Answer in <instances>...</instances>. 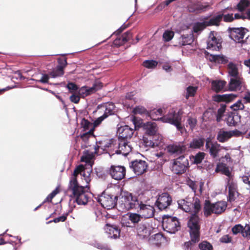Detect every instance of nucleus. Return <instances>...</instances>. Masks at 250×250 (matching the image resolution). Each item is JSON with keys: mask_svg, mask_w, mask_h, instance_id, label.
<instances>
[{"mask_svg": "<svg viewBox=\"0 0 250 250\" xmlns=\"http://www.w3.org/2000/svg\"><path fill=\"white\" fill-rule=\"evenodd\" d=\"M130 167L136 175H141L146 171L148 165L145 161L135 160L131 162Z\"/></svg>", "mask_w": 250, "mask_h": 250, "instance_id": "dca6fc26", "label": "nucleus"}, {"mask_svg": "<svg viewBox=\"0 0 250 250\" xmlns=\"http://www.w3.org/2000/svg\"><path fill=\"white\" fill-rule=\"evenodd\" d=\"M241 87V82L239 77L231 78L229 83V88L230 91L240 90Z\"/></svg>", "mask_w": 250, "mask_h": 250, "instance_id": "c85d7f7f", "label": "nucleus"}, {"mask_svg": "<svg viewBox=\"0 0 250 250\" xmlns=\"http://www.w3.org/2000/svg\"><path fill=\"white\" fill-rule=\"evenodd\" d=\"M93 129H91L88 132H85V133H83V134H82L81 135V138L83 140L86 141V140H87L88 139V138L90 136L93 135Z\"/></svg>", "mask_w": 250, "mask_h": 250, "instance_id": "13d9d810", "label": "nucleus"}, {"mask_svg": "<svg viewBox=\"0 0 250 250\" xmlns=\"http://www.w3.org/2000/svg\"><path fill=\"white\" fill-rule=\"evenodd\" d=\"M108 172L112 178L116 180H121L125 178L126 169L124 166L112 165L108 170Z\"/></svg>", "mask_w": 250, "mask_h": 250, "instance_id": "4468645a", "label": "nucleus"}, {"mask_svg": "<svg viewBox=\"0 0 250 250\" xmlns=\"http://www.w3.org/2000/svg\"><path fill=\"white\" fill-rule=\"evenodd\" d=\"M64 74V70H62V68L60 67L58 68L57 66L56 67L49 73V75L51 78H56L58 77L62 76Z\"/></svg>", "mask_w": 250, "mask_h": 250, "instance_id": "79ce46f5", "label": "nucleus"}, {"mask_svg": "<svg viewBox=\"0 0 250 250\" xmlns=\"http://www.w3.org/2000/svg\"><path fill=\"white\" fill-rule=\"evenodd\" d=\"M133 113L134 114H145L147 116L148 111L144 106L139 105L133 109Z\"/></svg>", "mask_w": 250, "mask_h": 250, "instance_id": "a18cd8bd", "label": "nucleus"}, {"mask_svg": "<svg viewBox=\"0 0 250 250\" xmlns=\"http://www.w3.org/2000/svg\"><path fill=\"white\" fill-rule=\"evenodd\" d=\"M171 202V197L168 193L164 192L159 196L155 202V205L160 210H163L169 207Z\"/></svg>", "mask_w": 250, "mask_h": 250, "instance_id": "2eb2a0df", "label": "nucleus"}, {"mask_svg": "<svg viewBox=\"0 0 250 250\" xmlns=\"http://www.w3.org/2000/svg\"><path fill=\"white\" fill-rule=\"evenodd\" d=\"M94 157V154L88 150L84 151L83 155L81 158V161L87 164H90L92 160Z\"/></svg>", "mask_w": 250, "mask_h": 250, "instance_id": "58836bf2", "label": "nucleus"}, {"mask_svg": "<svg viewBox=\"0 0 250 250\" xmlns=\"http://www.w3.org/2000/svg\"><path fill=\"white\" fill-rule=\"evenodd\" d=\"M205 156L204 152H199L197 153L194 157V163L197 165L200 164L204 159Z\"/></svg>", "mask_w": 250, "mask_h": 250, "instance_id": "3c124183", "label": "nucleus"}, {"mask_svg": "<svg viewBox=\"0 0 250 250\" xmlns=\"http://www.w3.org/2000/svg\"><path fill=\"white\" fill-rule=\"evenodd\" d=\"M188 123L190 126V128L192 130L197 124V120L195 118L189 117L188 119Z\"/></svg>", "mask_w": 250, "mask_h": 250, "instance_id": "e2e57ef3", "label": "nucleus"}, {"mask_svg": "<svg viewBox=\"0 0 250 250\" xmlns=\"http://www.w3.org/2000/svg\"><path fill=\"white\" fill-rule=\"evenodd\" d=\"M236 97L237 95L233 94L216 95L213 97V100L217 102H225L229 103L233 101Z\"/></svg>", "mask_w": 250, "mask_h": 250, "instance_id": "b1692460", "label": "nucleus"}, {"mask_svg": "<svg viewBox=\"0 0 250 250\" xmlns=\"http://www.w3.org/2000/svg\"><path fill=\"white\" fill-rule=\"evenodd\" d=\"M199 248L201 250H212L213 247L207 241H203L199 244Z\"/></svg>", "mask_w": 250, "mask_h": 250, "instance_id": "de8ad7c7", "label": "nucleus"}, {"mask_svg": "<svg viewBox=\"0 0 250 250\" xmlns=\"http://www.w3.org/2000/svg\"><path fill=\"white\" fill-rule=\"evenodd\" d=\"M59 192L58 188H56L51 193H50L46 198L44 202H51L52 199Z\"/></svg>", "mask_w": 250, "mask_h": 250, "instance_id": "603ef678", "label": "nucleus"}, {"mask_svg": "<svg viewBox=\"0 0 250 250\" xmlns=\"http://www.w3.org/2000/svg\"><path fill=\"white\" fill-rule=\"evenodd\" d=\"M215 172H221L222 174L228 176V181L230 179V177L231 176V172L230 171L229 167L226 164L222 163L217 164L215 169Z\"/></svg>", "mask_w": 250, "mask_h": 250, "instance_id": "cd10ccee", "label": "nucleus"}, {"mask_svg": "<svg viewBox=\"0 0 250 250\" xmlns=\"http://www.w3.org/2000/svg\"><path fill=\"white\" fill-rule=\"evenodd\" d=\"M115 141L114 139H103L102 140H97L96 146H95L94 153L99 154V150L101 149L102 153L103 151L105 150L107 148H112L114 146V142Z\"/></svg>", "mask_w": 250, "mask_h": 250, "instance_id": "f3484780", "label": "nucleus"}, {"mask_svg": "<svg viewBox=\"0 0 250 250\" xmlns=\"http://www.w3.org/2000/svg\"><path fill=\"white\" fill-rule=\"evenodd\" d=\"M229 197L228 201L229 202L233 201L235 200V193L237 190V184L230 180H228Z\"/></svg>", "mask_w": 250, "mask_h": 250, "instance_id": "a878e982", "label": "nucleus"}, {"mask_svg": "<svg viewBox=\"0 0 250 250\" xmlns=\"http://www.w3.org/2000/svg\"><path fill=\"white\" fill-rule=\"evenodd\" d=\"M243 182L250 188V173H247L241 177Z\"/></svg>", "mask_w": 250, "mask_h": 250, "instance_id": "bf43d9fd", "label": "nucleus"}, {"mask_svg": "<svg viewBox=\"0 0 250 250\" xmlns=\"http://www.w3.org/2000/svg\"><path fill=\"white\" fill-rule=\"evenodd\" d=\"M182 113L183 112L180 110L177 111L174 108H171L168 113L161 118V119L163 122L174 125L178 130L181 131L183 129L181 124Z\"/></svg>", "mask_w": 250, "mask_h": 250, "instance_id": "0eeeda50", "label": "nucleus"}, {"mask_svg": "<svg viewBox=\"0 0 250 250\" xmlns=\"http://www.w3.org/2000/svg\"><path fill=\"white\" fill-rule=\"evenodd\" d=\"M103 86V83L101 82H96L91 87L84 86L81 87L78 90V93L82 97L84 98L95 93L98 90L101 89Z\"/></svg>", "mask_w": 250, "mask_h": 250, "instance_id": "ddd939ff", "label": "nucleus"}, {"mask_svg": "<svg viewBox=\"0 0 250 250\" xmlns=\"http://www.w3.org/2000/svg\"><path fill=\"white\" fill-rule=\"evenodd\" d=\"M244 227L241 224H237L234 226L232 229L231 231L234 235H236L239 233L242 234Z\"/></svg>", "mask_w": 250, "mask_h": 250, "instance_id": "09e8293b", "label": "nucleus"}, {"mask_svg": "<svg viewBox=\"0 0 250 250\" xmlns=\"http://www.w3.org/2000/svg\"><path fill=\"white\" fill-rule=\"evenodd\" d=\"M189 200V198L178 200L177 202L178 208L186 212L192 214L193 213V211L195 210V203H198V202L199 205L201 206V202L197 198L194 199L193 202Z\"/></svg>", "mask_w": 250, "mask_h": 250, "instance_id": "f8f14e48", "label": "nucleus"}, {"mask_svg": "<svg viewBox=\"0 0 250 250\" xmlns=\"http://www.w3.org/2000/svg\"><path fill=\"white\" fill-rule=\"evenodd\" d=\"M192 34L183 35L180 38L179 44L182 46L191 44L193 42Z\"/></svg>", "mask_w": 250, "mask_h": 250, "instance_id": "c9c22d12", "label": "nucleus"}, {"mask_svg": "<svg viewBox=\"0 0 250 250\" xmlns=\"http://www.w3.org/2000/svg\"><path fill=\"white\" fill-rule=\"evenodd\" d=\"M230 107L234 111L242 110L244 108V105L241 100L238 101L236 103L230 106Z\"/></svg>", "mask_w": 250, "mask_h": 250, "instance_id": "5fc2aeb1", "label": "nucleus"}, {"mask_svg": "<svg viewBox=\"0 0 250 250\" xmlns=\"http://www.w3.org/2000/svg\"><path fill=\"white\" fill-rule=\"evenodd\" d=\"M227 69L230 76L234 78L239 77L238 69L236 64L232 62H229L227 65Z\"/></svg>", "mask_w": 250, "mask_h": 250, "instance_id": "72a5a7b5", "label": "nucleus"}, {"mask_svg": "<svg viewBox=\"0 0 250 250\" xmlns=\"http://www.w3.org/2000/svg\"><path fill=\"white\" fill-rule=\"evenodd\" d=\"M188 185L192 189V191L196 193L198 187L196 182L189 179L188 181Z\"/></svg>", "mask_w": 250, "mask_h": 250, "instance_id": "680f3d73", "label": "nucleus"}, {"mask_svg": "<svg viewBox=\"0 0 250 250\" xmlns=\"http://www.w3.org/2000/svg\"><path fill=\"white\" fill-rule=\"evenodd\" d=\"M118 196L113 195L104 192L98 198V202L102 206L106 208L110 209L114 208L117 205Z\"/></svg>", "mask_w": 250, "mask_h": 250, "instance_id": "9d476101", "label": "nucleus"}, {"mask_svg": "<svg viewBox=\"0 0 250 250\" xmlns=\"http://www.w3.org/2000/svg\"><path fill=\"white\" fill-rule=\"evenodd\" d=\"M205 139L204 138H194L190 142L189 147L192 149H200L204 146Z\"/></svg>", "mask_w": 250, "mask_h": 250, "instance_id": "7c9ffc66", "label": "nucleus"}, {"mask_svg": "<svg viewBox=\"0 0 250 250\" xmlns=\"http://www.w3.org/2000/svg\"><path fill=\"white\" fill-rule=\"evenodd\" d=\"M49 75L46 74H43L40 80H37V81L42 83H48L49 79Z\"/></svg>", "mask_w": 250, "mask_h": 250, "instance_id": "69168bd1", "label": "nucleus"}, {"mask_svg": "<svg viewBox=\"0 0 250 250\" xmlns=\"http://www.w3.org/2000/svg\"><path fill=\"white\" fill-rule=\"evenodd\" d=\"M155 209L153 206L144 204H141L138 209V213L128 212L126 216L136 218L137 220L152 218L154 216Z\"/></svg>", "mask_w": 250, "mask_h": 250, "instance_id": "423d86ee", "label": "nucleus"}, {"mask_svg": "<svg viewBox=\"0 0 250 250\" xmlns=\"http://www.w3.org/2000/svg\"><path fill=\"white\" fill-rule=\"evenodd\" d=\"M241 116L237 114L231 113L229 114L227 118V124L229 126H235L238 123L240 122Z\"/></svg>", "mask_w": 250, "mask_h": 250, "instance_id": "c756f323", "label": "nucleus"}, {"mask_svg": "<svg viewBox=\"0 0 250 250\" xmlns=\"http://www.w3.org/2000/svg\"><path fill=\"white\" fill-rule=\"evenodd\" d=\"M186 147L184 145L180 144H171L167 146V151L172 154H181L184 153L186 151Z\"/></svg>", "mask_w": 250, "mask_h": 250, "instance_id": "5701e85b", "label": "nucleus"}, {"mask_svg": "<svg viewBox=\"0 0 250 250\" xmlns=\"http://www.w3.org/2000/svg\"><path fill=\"white\" fill-rule=\"evenodd\" d=\"M132 37V34L131 31H128L122 35L121 38L125 43L128 41Z\"/></svg>", "mask_w": 250, "mask_h": 250, "instance_id": "052dcab7", "label": "nucleus"}, {"mask_svg": "<svg viewBox=\"0 0 250 250\" xmlns=\"http://www.w3.org/2000/svg\"><path fill=\"white\" fill-rule=\"evenodd\" d=\"M232 241L231 237L229 235H223L220 239V241L223 243H230Z\"/></svg>", "mask_w": 250, "mask_h": 250, "instance_id": "338daca9", "label": "nucleus"}, {"mask_svg": "<svg viewBox=\"0 0 250 250\" xmlns=\"http://www.w3.org/2000/svg\"><path fill=\"white\" fill-rule=\"evenodd\" d=\"M92 170H86L84 167L80 165L77 167L71 175L68 187V190L71 192V197L80 205H85L90 199L89 194L85 188L87 186H81L77 180V176L82 175L86 184L91 181L90 175Z\"/></svg>", "mask_w": 250, "mask_h": 250, "instance_id": "f257e3e1", "label": "nucleus"}, {"mask_svg": "<svg viewBox=\"0 0 250 250\" xmlns=\"http://www.w3.org/2000/svg\"><path fill=\"white\" fill-rule=\"evenodd\" d=\"M223 14H220L213 16L208 21H207L208 26H219L220 22L223 19Z\"/></svg>", "mask_w": 250, "mask_h": 250, "instance_id": "4c0bfd02", "label": "nucleus"}, {"mask_svg": "<svg viewBox=\"0 0 250 250\" xmlns=\"http://www.w3.org/2000/svg\"><path fill=\"white\" fill-rule=\"evenodd\" d=\"M242 236L244 237H250V226L246 225L242 233Z\"/></svg>", "mask_w": 250, "mask_h": 250, "instance_id": "774afa93", "label": "nucleus"}, {"mask_svg": "<svg viewBox=\"0 0 250 250\" xmlns=\"http://www.w3.org/2000/svg\"><path fill=\"white\" fill-rule=\"evenodd\" d=\"M214 31H211L207 41V49L216 50L221 47L220 39L216 37Z\"/></svg>", "mask_w": 250, "mask_h": 250, "instance_id": "a211bd4d", "label": "nucleus"}, {"mask_svg": "<svg viewBox=\"0 0 250 250\" xmlns=\"http://www.w3.org/2000/svg\"><path fill=\"white\" fill-rule=\"evenodd\" d=\"M187 93L185 97L188 99L189 97H193L196 93L197 87L189 86L187 88Z\"/></svg>", "mask_w": 250, "mask_h": 250, "instance_id": "c03bdc74", "label": "nucleus"}, {"mask_svg": "<svg viewBox=\"0 0 250 250\" xmlns=\"http://www.w3.org/2000/svg\"><path fill=\"white\" fill-rule=\"evenodd\" d=\"M135 218L127 216H123L121 219L122 226L134 228V230L139 239H147L153 230L151 222L146 219L137 220Z\"/></svg>", "mask_w": 250, "mask_h": 250, "instance_id": "f03ea898", "label": "nucleus"}, {"mask_svg": "<svg viewBox=\"0 0 250 250\" xmlns=\"http://www.w3.org/2000/svg\"><path fill=\"white\" fill-rule=\"evenodd\" d=\"M250 2L249 0H240L237 4V9L240 12L244 11L245 9L249 6Z\"/></svg>", "mask_w": 250, "mask_h": 250, "instance_id": "37998d69", "label": "nucleus"}, {"mask_svg": "<svg viewBox=\"0 0 250 250\" xmlns=\"http://www.w3.org/2000/svg\"><path fill=\"white\" fill-rule=\"evenodd\" d=\"M188 159L184 155L173 160L171 171L176 174L181 175L186 172L188 167Z\"/></svg>", "mask_w": 250, "mask_h": 250, "instance_id": "1a4fd4ad", "label": "nucleus"}, {"mask_svg": "<svg viewBox=\"0 0 250 250\" xmlns=\"http://www.w3.org/2000/svg\"><path fill=\"white\" fill-rule=\"evenodd\" d=\"M163 109L159 108L158 109H154L148 111L147 116H149L153 120H161V117L163 114Z\"/></svg>", "mask_w": 250, "mask_h": 250, "instance_id": "e433bc0d", "label": "nucleus"}, {"mask_svg": "<svg viewBox=\"0 0 250 250\" xmlns=\"http://www.w3.org/2000/svg\"><path fill=\"white\" fill-rule=\"evenodd\" d=\"M151 135L145 134L143 138V145L146 147H154L155 144L152 140Z\"/></svg>", "mask_w": 250, "mask_h": 250, "instance_id": "a19ab883", "label": "nucleus"}, {"mask_svg": "<svg viewBox=\"0 0 250 250\" xmlns=\"http://www.w3.org/2000/svg\"><path fill=\"white\" fill-rule=\"evenodd\" d=\"M209 7L208 4L203 5L200 2L191 3L188 6V10L189 12L199 14L206 11Z\"/></svg>", "mask_w": 250, "mask_h": 250, "instance_id": "4be33fe9", "label": "nucleus"}, {"mask_svg": "<svg viewBox=\"0 0 250 250\" xmlns=\"http://www.w3.org/2000/svg\"><path fill=\"white\" fill-rule=\"evenodd\" d=\"M223 21L226 22H232L234 20L232 14H223Z\"/></svg>", "mask_w": 250, "mask_h": 250, "instance_id": "0e129e2a", "label": "nucleus"}, {"mask_svg": "<svg viewBox=\"0 0 250 250\" xmlns=\"http://www.w3.org/2000/svg\"><path fill=\"white\" fill-rule=\"evenodd\" d=\"M118 133L119 134V140H127V139L131 138L134 133V130L128 125H125L118 128Z\"/></svg>", "mask_w": 250, "mask_h": 250, "instance_id": "412c9836", "label": "nucleus"}, {"mask_svg": "<svg viewBox=\"0 0 250 250\" xmlns=\"http://www.w3.org/2000/svg\"><path fill=\"white\" fill-rule=\"evenodd\" d=\"M208 26L207 21L203 22H195L192 27V32L197 34H200Z\"/></svg>", "mask_w": 250, "mask_h": 250, "instance_id": "473e14b6", "label": "nucleus"}, {"mask_svg": "<svg viewBox=\"0 0 250 250\" xmlns=\"http://www.w3.org/2000/svg\"><path fill=\"white\" fill-rule=\"evenodd\" d=\"M239 133L237 130L227 131L223 129H220L217 136V140L220 143H224L227 141L233 136H236Z\"/></svg>", "mask_w": 250, "mask_h": 250, "instance_id": "aec40b11", "label": "nucleus"}, {"mask_svg": "<svg viewBox=\"0 0 250 250\" xmlns=\"http://www.w3.org/2000/svg\"><path fill=\"white\" fill-rule=\"evenodd\" d=\"M125 208L127 210L138 209L143 202L138 199V197L132 193H127L124 198Z\"/></svg>", "mask_w": 250, "mask_h": 250, "instance_id": "9b49d317", "label": "nucleus"}, {"mask_svg": "<svg viewBox=\"0 0 250 250\" xmlns=\"http://www.w3.org/2000/svg\"><path fill=\"white\" fill-rule=\"evenodd\" d=\"M227 84V82L223 80H213L211 82V89L216 93L223 90Z\"/></svg>", "mask_w": 250, "mask_h": 250, "instance_id": "bb28decb", "label": "nucleus"}, {"mask_svg": "<svg viewBox=\"0 0 250 250\" xmlns=\"http://www.w3.org/2000/svg\"><path fill=\"white\" fill-rule=\"evenodd\" d=\"M66 87L69 89L71 93L73 91L79 90L80 89L76 84L72 82L68 83L66 85Z\"/></svg>", "mask_w": 250, "mask_h": 250, "instance_id": "4d7b16f0", "label": "nucleus"}, {"mask_svg": "<svg viewBox=\"0 0 250 250\" xmlns=\"http://www.w3.org/2000/svg\"><path fill=\"white\" fill-rule=\"evenodd\" d=\"M174 36V32L171 31H165L163 35V39L166 42L170 41Z\"/></svg>", "mask_w": 250, "mask_h": 250, "instance_id": "864d4df0", "label": "nucleus"}, {"mask_svg": "<svg viewBox=\"0 0 250 250\" xmlns=\"http://www.w3.org/2000/svg\"><path fill=\"white\" fill-rule=\"evenodd\" d=\"M81 125L84 130H88L90 127L92 125V124L85 118H83L81 122Z\"/></svg>", "mask_w": 250, "mask_h": 250, "instance_id": "6e6d98bb", "label": "nucleus"}, {"mask_svg": "<svg viewBox=\"0 0 250 250\" xmlns=\"http://www.w3.org/2000/svg\"><path fill=\"white\" fill-rule=\"evenodd\" d=\"M57 62L58 63V64L57 65L58 67L60 68L61 67L62 68V70H64V68L66 66L67 64L66 58H65V57L59 58L57 59Z\"/></svg>", "mask_w": 250, "mask_h": 250, "instance_id": "8fccbe9b", "label": "nucleus"}, {"mask_svg": "<svg viewBox=\"0 0 250 250\" xmlns=\"http://www.w3.org/2000/svg\"><path fill=\"white\" fill-rule=\"evenodd\" d=\"M201 209V206L199 203H195V210L188 217V227L189 229V233L192 241L194 242H198L200 239V219L198 215Z\"/></svg>", "mask_w": 250, "mask_h": 250, "instance_id": "7ed1b4c3", "label": "nucleus"}, {"mask_svg": "<svg viewBox=\"0 0 250 250\" xmlns=\"http://www.w3.org/2000/svg\"><path fill=\"white\" fill-rule=\"evenodd\" d=\"M118 149L116 150V153L121 154L123 155L126 156L130 152L132 151V147L129 142L126 140H119Z\"/></svg>", "mask_w": 250, "mask_h": 250, "instance_id": "6ab92c4d", "label": "nucleus"}, {"mask_svg": "<svg viewBox=\"0 0 250 250\" xmlns=\"http://www.w3.org/2000/svg\"><path fill=\"white\" fill-rule=\"evenodd\" d=\"M145 134L148 135H154L157 133V126L155 123L148 122L145 125Z\"/></svg>", "mask_w": 250, "mask_h": 250, "instance_id": "2f4dec72", "label": "nucleus"}, {"mask_svg": "<svg viewBox=\"0 0 250 250\" xmlns=\"http://www.w3.org/2000/svg\"><path fill=\"white\" fill-rule=\"evenodd\" d=\"M105 110L103 115H105L107 118L109 115L114 114L115 106L112 103H107L104 105Z\"/></svg>", "mask_w": 250, "mask_h": 250, "instance_id": "ea45409f", "label": "nucleus"}, {"mask_svg": "<svg viewBox=\"0 0 250 250\" xmlns=\"http://www.w3.org/2000/svg\"><path fill=\"white\" fill-rule=\"evenodd\" d=\"M106 226L111 238L117 239L120 237L121 230L118 226L109 224H107Z\"/></svg>", "mask_w": 250, "mask_h": 250, "instance_id": "393cba45", "label": "nucleus"}, {"mask_svg": "<svg viewBox=\"0 0 250 250\" xmlns=\"http://www.w3.org/2000/svg\"><path fill=\"white\" fill-rule=\"evenodd\" d=\"M227 207V203L225 201L211 203L209 200H206L203 207L204 214L206 217L212 213L221 214L226 210Z\"/></svg>", "mask_w": 250, "mask_h": 250, "instance_id": "20e7f679", "label": "nucleus"}, {"mask_svg": "<svg viewBox=\"0 0 250 250\" xmlns=\"http://www.w3.org/2000/svg\"><path fill=\"white\" fill-rule=\"evenodd\" d=\"M229 38L236 43L243 44L250 43V36H248L245 40L244 38L248 30L244 27H229L228 29Z\"/></svg>", "mask_w": 250, "mask_h": 250, "instance_id": "39448f33", "label": "nucleus"}, {"mask_svg": "<svg viewBox=\"0 0 250 250\" xmlns=\"http://www.w3.org/2000/svg\"><path fill=\"white\" fill-rule=\"evenodd\" d=\"M158 62L154 60H146L143 62V66L147 68H153L156 67Z\"/></svg>", "mask_w": 250, "mask_h": 250, "instance_id": "49530a36", "label": "nucleus"}, {"mask_svg": "<svg viewBox=\"0 0 250 250\" xmlns=\"http://www.w3.org/2000/svg\"><path fill=\"white\" fill-rule=\"evenodd\" d=\"M221 146L217 142L211 143V146L208 148L209 153L213 158H216L218 156V153L220 150Z\"/></svg>", "mask_w": 250, "mask_h": 250, "instance_id": "f704fd0d", "label": "nucleus"}, {"mask_svg": "<svg viewBox=\"0 0 250 250\" xmlns=\"http://www.w3.org/2000/svg\"><path fill=\"white\" fill-rule=\"evenodd\" d=\"M162 226L164 230L170 233H174L181 229V224L176 217H163Z\"/></svg>", "mask_w": 250, "mask_h": 250, "instance_id": "6e6552de", "label": "nucleus"}]
</instances>
